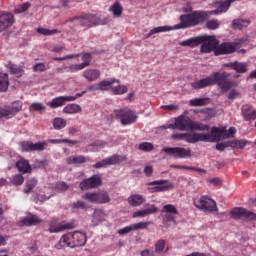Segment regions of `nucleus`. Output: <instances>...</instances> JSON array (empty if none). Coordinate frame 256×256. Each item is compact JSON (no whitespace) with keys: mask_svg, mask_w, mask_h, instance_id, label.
I'll use <instances>...</instances> for the list:
<instances>
[{"mask_svg":"<svg viewBox=\"0 0 256 256\" xmlns=\"http://www.w3.org/2000/svg\"><path fill=\"white\" fill-rule=\"evenodd\" d=\"M209 19V12L203 10H195L189 14H182L180 16V24H176L174 27L170 26H160L156 27L146 35V39H149L152 35H157V33H167L168 31H173V29H189V27H197V25H203L204 21Z\"/></svg>","mask_w":256,"mask_h":256,"instance_id":"1","label":"nucleus"},{"mask_svg":"<svg viewBox=\"0 0 256 256\" xmlns=\"http://www.w3.org/2000/svg\"><path fill=\"white\" fill-rule=\"evenodd\" d=\"M229 77H231V74L227 72H213L206 78L192 82L191 87L199 90L218 85L221 93H227L233 87V81Z\"/></svg>","mask_w":256,"mask_h":256,"instance_id":"2","label":"nucleus"},{"mask_svg":"<svg viewBox=\"0 0 256 256\" xmlns=\"http://www.w3.org/2000/svg\"><path fill=\"white\" fill-rule=\"evenodd\" d=\"M85 243H87V235L85 233L76 231L63 235L55 247L57 249H63L65 247L75 249V247H84Z\"/></svg>","mask_w":256,"mask_h":256,"instance_id":"3","label":"nucleus"},{"mask_svg":"<svg viewBox=\"0 0 256 256\" xmlns=\"http://www.w3.org/2000/svg\"><path fill=\"white\" fill-rule=\"evenodd\" d=\"M176 122L178 131H209L211 129L209 125L195 122L183 114L176 118Z\"/></svg>","mask_w":256,"mask_h":256,"instance_id":"4","label":"nucleus"},{"mask_svg":"<svg viewBox=\"0 0 256 256\" xmlns=\"http://www.w3.org/2000/svg\"><path fill=\"white\" fill-rule=\"evenodd\" d=\"M193 205L205 213H213L217 211V202H215V200L211 199L209 196H201L200 198H195Z\"/></svg>","mask_w":256,"mask_h":256,"instance_id":"5","label":"nucleus"},{"mask_svg":"<svg viewBox=\"0 0 256 256\" xmlns=\"http://www.w3.org/2000/svg\"><path fill=\"white\" fill-rule=\"evenodd\" d=\"M114 115L120 120L122 125H133L137 121V112L130 108H120L114 110Z\"/></svg>","mask_w":256,"mask_h":256,"instance_id":"6","label":"nucleus"},{"mask_svg":"<svg viewBox=\"0 0 256 256\" xmlns=\"http://www.w3.org/2000/svg\"><path fill=\"white\" fill-rule=\"evenodd\" d=\"M74 21H78L81 27L84 29H91V27H96V25H101V18L95 14H83L81 16H76L73 18Z\"/></svg>","mask_w":256,"mask_h":256,"instance_id":"7","label":"nucleus"},{"mask_svg":"<svg viewBox=\"0 0 256 256\" xmlns=\"http://www.w3.org/2000/svg\"><path fill=\"white\" fill-rule=\"evenodd\" d=\"M82 199L89 201V203H95L96 205H105V203L111 201L109 193L105 191L88 192L82 196Z\"/></svg>","mask_w":256,"mask_h":256,"instance_id":"8","label":"nucleus"},{"mask_svg":"<svg viewBox=\"0 0 256 256\" xmlns=\"http://www.w3.org/2000/svg\"><path fill=\"white\" fill-rule=\"evenodd\" d=\"M83 95H85V91L77 93L75 96H58L52 99L51 102H48L47 106L50 107V109H57L59 107H63L67 102L77 101V99H79V97H83Z\"/></svg>","mask_w":256,"mask_h":256,"instance_id":"9","label":"nucleus"},{"mask_svg":"<svg viewBox=\"0 0 256 256\" xmlns=\"http://www.w3.org/2000/svg\"><path fill=\"white\" fill-rule=\"evenodd\" d=\"M201 39V48L200 51L201 53H211L212 51H215L219 45V40L216 39L215 36H203L200 37Z\"/></svg>","mask_w":256,"mask_h":256,"instance_id":"10","label":"nucleus"},{"mask_svg":"<svg viewBox=\"0 0 256 256\" xmlns=\"http://www.w3.org/2000/svg\"><path fill=\"white\" fill-rule=\"evenodd\" d=\"M123 161H127V156H121V155L115 154L108 158H104L102 161L97 162L96 164L93 165V168L103 169L111 165H117L119 163H123Z\"/></svg>","mask_w":256,"mask_h":256,"instance_id":"11","label":"nucleus"},{"mask_svg":"<svg viewBox=\"0 0 256 256\" xmlns=\"http://www.w3.org/2000/svg\"><path fill=\"white\" fill-rule=\"evenodd\" d=\"M162 151L175 159H185L187 157H191V150L181 147H164Z\"/></svg>","mask_w":256,"mask_h":256,"instance_id":"12","label":"nucleus"},{"mask_svg":"<svg viewBox=\"0 0 256 256\" xmlns=\"http://www.w3.org/2000/svg\"><path fill=\"white\" fill-rule=\"evenodd\" d=\"M174 141H186V143H198L199 140L205 139V136L199 133H174L171 135Z\"/></svg>","mask_w":256,"mask_h":256,"instance_id":"13","label":"nucleus"},{"mask_svg":"<svg viewBox=\"0 0 256 256\" xmlns=\"http://www.w3.org/2000/svg\"><path fill=\"white\" fill-rule=\"evenodd\" d=\"M230 215L232 219H245L246 221H256V214L241 207L231 210Z\"/></svg>","mask_w":256,"mask_h":256,"instance_id":"14","label":"nucleus"},{"mask_svg":"<svg viewBox=\"0 0 256 256\" xmlns=\"http://www.w3.org/2000/svg\"><path fill=\"white\" fill-rule=\"evenodd\" d=\"M101 183V174H96L80 182L79 187L81 191H87L88 189H97V187H99Z\"/></svg>","mask_w":256,"mask_h":256,"instance_id":"15","label":"nucleus"},{"mask_svg":"<svg viewBox=\"0 0 256 256\" xmlns=\"http://www.w3.org/2000/svg\"><path fill=\"white\" fill-rule=\"evenodd\" d=\"M224 133H227V128L220 129L218 127H212L210 133H206V134L198 133V135H202L204 137V139L199 141H212L215 143L217 141H221V137L222 135H224Z\"/></svg>","mask_w":256,"mask_h":256,"instance_id":"16","label":"nucleus"},{"mask_svg":"<svg viewBox=\"0 0 256 256\" xmlns=\"http://www.w3.org/2000/svg\"><path fill=\"white\" fill-rule=\"evenodd\" d=\"M148 185H150V186L156 185L153 188V190L156 193H161L163 191H169L170 189H174L175 188L173 183H171V181H169V180H156V181H152V182L148 183Z\"/></svg>","mask_w":256,"mask_h":256,"instance_id":"17","label":"nucleus"},{"mask_svg":"<svg viewBox=\"0 0 256 256\" xmlns=\"http://www.w3.org/2000/svg\"><path fill=\"white\" fill-rule=\"evenodd\" d=\"M113 83H120L119 80H115V78H111L110 80H102L97 84H94L90 87V91H109L113 87Z\"/></svg>","mask_w":256,"mask_h":256,"instance_id":"18","label":"nucleus"},{"mask_svg":"<svg viewBox=\"0 0 256 256\" xmlns=\"http://www.w3.org/2000/svg\"><path fill=\"white\" fill-rule=\"evenodd\" d=\"M42 222L43 219L39 218V216L29 213L19 221V225L20 227H33L35 225H39Z\"/></svg>","mask_w":256,"mask_h":256,"instance_id":"19","label":"nucleus"},{"mask_svg":"<svg viewBox=\"0 0 256 256\" xmlns=\"http://www.w3.org/2000/svg\"><path fill=\"white\" fill-rule=\"evenodd\" d=\"M15 23V17L12 13H0V33L9 29Z\"/></svg>","mask_w":256,"mask_h":256,"instance_id":"20","label":"nucleus"},{"mask_svg":"<svg viewBox=\"0 0 256 256\" xmlns=\"http://www.w3.org/2000/svg\"><path fill=\"white\" fill-rule=\"evenodd\" d=\"M235 51H237V45L224 42L216 48L215 55H229L230 53H235Z\"/></svg>","mask_w":256,"mask_h":256,"instance_id":"21","label":"nucleus"},{"mask_svg":"<svg viewBox=\"0 0 256 256\" xmlns=\"http://www.w3.org/2000/svg\"><path fill=\"white\" fill-rule=\"evenodd\" d=\"M75 227L72 223L60 224L57 221H51L49 224V232L50 233H61V231H65V229H73Z\"/></svg>","mask_w":256,"mask_h":256,"instance_id":"22","label":"nucleus"},{"mask_svg":"<svg viewBox=\"0 0 256 256\" xmlns=\"http://www.w3.org/2000/svg\"><path fill=\"white\" fill-rule=\"evenodd\" d=\"M20 111H21V108L17 106L1 108L0 119H11L12 117H15V115H17V113H19Z\"/></svg>","mask_w":256,"mask_h":256,"instance_id":"23","label":"nucleus"},{"mask_svg":"<svg viewBox=\"0 0 256 256\" xmlns=\"http://www.w3.org/2000/svg\"><path fill=\"white\" fill-rule=\"evenodd\" d=\"M231 3H235V0H225L217 3V9L213 11L215 15H219V13H227L229 11V7H231Z\"/></svg>","mask_w":256,"mask_h":256,"instance_id":"24","label":"nucleus"},{"mask_svg":"<svg viewBox=\"0 0 256 256\" xmlns=\"http://www.w3.org/2000/svg\"><path fill=\"white\" fill-rule=\"evenodd\" d=\"M159 209L155 205H151L149 208H146L144 210H138L133 213L132 217L137 218V217H147L149 215H153V213H157Z\"/></svg>","mask_w":256,"mask_h":256,"instance_id":"25","label":"nucleus"},{"mask_svg":"<svg viewBox=\"0 0 256 256\" xmlns=\"http://www.w3.org/2000/svg\"><path fill=\"white\" fill-rule=\"evenodd\" d=\"M162 212L169 213V215H166V219L168 221H175V217H173V215H179V210H177V208L172 204L164 205Z\"/></svg>","mask_w":256,"mask_h":256,"instance_id":"26","label":"nucleus"},{"mask_svg":"<svg viewBox=\"0 0 256 256\" xmlns=\"http://www.w3.org/2000/svg\"><path fill=\"white\" fill-rule=\"evenodd\" d=\"M83 77L90 82L97 81L101 77V71L98 69H87L83 72Z\"/></svg>","mask_w":256,"mask_h":256,"instance_id":"27","label":"nucleus"},{"mask_svg":"<svg viewBox=\"0 0 256 256\" xmlns=\"http://www.w3.org/2000/svg\"><path fill=\"white\" fill-rule=\"evenodd\" d=\"M242 116L245 121H255L256 110H251V106L245 105L242 107Z\"/></svg>","mask_w":256,"mask_h":256,"instance_id":"28","label":"nucleus"},{"mask_svg":"<svg viewBox=\"0 0 256 256\" xmlns=\"http://www.w3.org/2000/svg\"><path fill=\"white\" fill-rule=\"evenodd\" d=\"M128 203L131 207H141L145 203V198L139 194H133L128 197Z\"/></svg>","mask_w":256,"mask_h":256,"instance_id":"29","label":"nucleus"},{"mask_svg":"<svg viewBox=\"0 0 256 256\" xmlns=\"http://www.w3.org/2000/svg\"><path fill=\"white\" fill-rule=\"evenodd\" d=\"M16 167L18 169V171L20 173H31L32 169H31V164H29V160H25V159H20L17 163H16Z\"/></svg>","mask_w":256,"mask_h":256,"instance_id":"30","label":"nucleus"},{"mask_svg":"<svg viewBox=\"0 0 256 256\" xmlns=\"http://www.w3.org/2000/svg\"><path fill=\"white\" fill-rule=\"evenodd\" d=\"M211 103L210 98H195L189 101L190 107H205V105H209Z\"/></svg>","mask_w":256,"mask_h":256,"instance_id":"31","label":"nucleus"},{"mask_svg":"<svg viewBox=\"0 0 256 256\" xmlns=\"http://www.w3.org/2000/svg\"><path fill=\"white\" fill-rule=\"evenodd\" d=\"M226 67H231L236 73H247V64L245 63L233 62L226 64Z\"/></svg>","mask_w":256,"mask_h":256,"instance_id":"32","label":"nucleus"},{"mask_svg":"<svg viewBox=\"0 0 256 256\" xmlns=\"http://www.w3.org/2000/svg\"><path fill=\"white\" fill-rule=\"evenodd\" d=\"M201 41H202L201 37H193L181 42L180 45L182 47H191L193 49V47H197L198 45H201Z\"/></svg>","mask_w":256,"mask_h":256,"instance_id":"33","label":"nucleus"},{"mask_svg":"<svg viewBox=\"0 0 256 256\" xmlns=\"http://www.w3.org/2000/svg\"><path fill=\"white\" fill-rule=\"evenodd\" d=\"M63 113H66L67 115L81 113V107L78 104H68L63 108Z\"/></svg>","mask_w":256,"mask_h":256,"instance_id":"34","label":"nucleus"},{"mask_svg":"<svg viewBox=\"0 0 256 256\" xmlns=\"http://www.w3.org/2000/svg\"><path fill=\"white\" fill-rule=\"evenodd\" d=\"M9 89V76L7 74H0V92H5Z\"/></svg>","mask_w":256,"mask_h":256,"instance_id":"35","label":"nucleus"},{"mask_svg":"<svg viewBox=\"0 0 256 256\" xmlns=\"http://www.w3.org/2000/svg\"><path fill=\"white\" fill-rule=\"evenodd\" d=\"M53 127L54 129H56L57 131H61V129H65V127H67V120L63 119V118H54L53 120Z\"/></svg>","mask_w":256,"mask_h":256,"instance_id":"36","label":"nucleus"},{"mask_svg":"<svg viewBox=\"0 0 256 256\" xmlns=\"http://www.w3.org/2000/svg\"><path fill=\"white\" fill-rule=\"evenodd\" d=\"M232 27L233 29H245V27H249V21L243 19L233 20Z\"/></svg>","mask_w":256,"mask_h":256,"instance_id":"37","label":"nucleus"},{"mask_svg":"<svg viewBox=\"0 0 256 256\" xmlns=\"http://www.w3.org/2000/svg\"><path fill=\"white\" fill-rule=\"evenodd\" d=\"M66 163L68 165H78L79 163H85V157L84 156H70L66 159Z\"/></svg>","mask_w":256,"mask_h":256,"instance_id":"38","label":"nucleus"},{"mask_svg":"<svg viewBox=\"0 0 256 256\" xmlns=\"http://www.w3.org/2000/svg\"><path fill=\"white\" fill-rule=\"evenodd\" d=\"M82 56L83 63L80 64L82 69H85L86 67H89L91 65V53H82L79 54V57Z\"/></svg>","mask_w":256,"mask_h":256,"instance_id":"39","label":"nucleus"},{"mask_svg":"<svg viewBox=\"0 0 256 256\" xmlns=\"http://www.w3.org/2000/svg\"><path fill=\"white\" fill-rule=\"evenodd\" d=\"M25 189H24V193H26L27 195L29 193H31V191H33V189H35V187H37V179L35 178H31L26 182L25 185Z\"/></svg>","mask_w":256,"mask_h":256,"instance_id":"40","label":"nucleus"},{"mask_svg":"<svg viewBox=\"0 0 256 256\" xmlns=\"http://www.w3.org/2000/svg\"><path fill=\"white\" fill-rule=\"evenodd\" d=\"M114 17H121L123 15V7L119 2H116L113 6L110 7Z\"/></svg>","mask_w":256,"mask_h":256,"instance_id":"41","label":"nucleus"},{"mask_svg":"<svg viewBox=\"0 0 256 256\" xmlns=\"http://www.w3.org/2000/svg\"><path fill=\"white\" fill-rule=\"evenodd\" d=\"M111 91L113 93V95H123L125 93H127L128 89L127 86L125 85H118L116 87H111Z\"/></svg>","mask_w":256,"mask_h":256,"instance_id":"42","label":"nucleus"},{"mask_svg":"<svg viewBox=\"0 0 256 256\" xmlns=\"http://www.w3.org/2000/svg\"><path fill=\"white\" fill-rule=\"evenodd\" d=\"M20 147L24 153L33 152V142L22 141V142H20Z\"/></svg>","mask_w":256,"mask_h":256,"instance_id":"43","label":"nucleus"},{"mask_svg":"<svg viewBox=\"0 0 256 256\" xmlns=\"http://www.w3.org/2000/svg\"><path fill=\"white\" fill-rule=\"evenodd\" d=\"M149 225H153V221H146V222H138L132 225L134 231H139L141 229H147Z\"/></svg>","mask_w":256,"mask_h":256,"instance_id":"44","label":"nucleus"},{"mask_svg":"<svg viewBox=\"0 0 256 256\" xmlns=\"http://www.w3.org/2000/svg\"><path fill=\"white\" fill-rule=\"evenodd\" d=\"M245 145H247L245 140L230 141V147H233V149H245Z\"/></svg>","mask_w":256,"mask_h":256,"instance_id":"45","label":"nucleus"},{"mask_svg":"<svg viewBox=\"0 0 256 256\" xmlns=\"http://www.w3.org/2000/svg\"><path fill=\"white\" fill-rule=\"evenodd\" d=\"M37 33H40V35H56V33H59V30L57 29H53V30H49L43 27L37 28Z\"/></svg>","mask_w":256,"mask_h":256,"instance_id":"46","label":"nucleus"},{"mask_svg":"<svg viewBox=\"0 0 256 256\" xmlns=\"http://www.w3.org/2000/svg\"><path fill=\"white\" fill-rule=\"evenodd\" d=\"M67 73H77V71H83L81 64H71L70 66L64 67Z\"/></svg>","mask_w":256,"mask_h":256,"instance_id":"47","label":"nucleus"},{"mask_svg":"<svg viewBox=\"0 0 256 256\" xmlns=\"http://www.w3.org/2000/svg\"><path fill=\"white\" fill-rule=\"evenodd\" d=\"M29 7H31V4L29 2L18 5L15 7L14 13H16V14L25 13V11H27V9H29Z\"/></svg>","mask_w":256,"mask_h":256,"instance_id":"48","label":"nucleus"},{"mask_svg":"<svg viewBox=\"0 0 256 256\" xmlns=\"http://www.w3.org/2000/svg\"><path fill=\"white\" fill-rule=\"evenodd\" d=\"M12 185H16V186H19L21 185L22 183H25V178L23 177V175L21 174H16L12 177Z\"/></svg>","mask_w":256,"mask_h":256,"instance_id":"49","label":"nucleus"},{"mask_svg":"<svg viewBox=\"0 0 256 256\" xmlns=\"http://www.w3.org/2000/svg\"><path fill=\"white\" fill-rule=\"evenodd\" d=\"M165 240L160 239L156 242L155 244V253H162L163 251H165Z\"/></svg>","mask_w":256,"mask_h":256,"instance_id":"50","label":"nucleus"},{"mask_svg":"<svg viewBox=\"0 0 256 256\" xmlns=\"http://www.w3.org/2000/svg\"><path fill=\"white\" fill-rule=\"evenodd\" d=\"M10 73L12 75H17L18 77H21V75H23V70L21 67L15 65V64H11L10 65Z\"/></svg>","mask_w":256,"mask_h":256,"instance_id":"51","label":"nucleus"},{"mask_svg":"<svg viewBox=\"0 0 256 256\" xmlns=\"http://www.w3.org/2000/svg\"><path fill=\"white\" fill-rule=\"evenodd\" d=\"M219 25H221V23L217 19L209 20L206 23V27L211 30L219 29Z\"/></svg>","mask_w":256,"mask_h":256,"instance_id":"52","label":"nucleus"},{"mask_svg":"<svg viewBox=\"0 0 256 256\" xmlns=\"http://www.w3.org/2000/svg\"><path fill=\"white\" fill-rule=\"evenodd\" d=\"M72 209H82L83 211H87L89 207L84 201L78 200L72 204Z\"/></svg>","mask_w":256,"mask_h":256,"instance_id":"53","label":"nucleus"},{"mask_svg":"<svg viewBox=\"0 0 256 256\" xmlns=\"http://www.w3.org/2000/svg\"><path fill=\"white\" fill-rule=\"evenodd\" d=\"M47 69H49V67L45 66L44 63H37L33 66V71L35 73H43V71H47Z\"/></svg>","mask_w":256,"mask_h":256,"instance_id":"54","label":"nucleus"},{"mask_svg":"<svg viewBox=\"0 0 256 256\" xmlns=\"http://www.w3.org/2000/svg\"><path fill=\"white\" fill-rule=\"evenodd\" d=\"M81 54H70L66 55L64 57H55L53 58V61H67V59H77Z\"/></svg>","mask_w":256,"mask_h":256,"instance_id":"55","label":"nucleus"},{"mask_svg":"<svg viewBox=\"0 0 256 256\" xmlns=\"http://www.w3.org/2000/svg\"><path fill=\"white\" fill-rule=\"evenodd\" d=\"M140 151H153V144L149 142H142L139 145Z\"/></svg>","mask_w":256,"mask_h":256,"instance_id":"56","label":"nucleus"},{"mask_svg":"<svg viewBox=\"0 0 256 256\" xmlns=\"http://www.w3.org/2000/svg\"><path fill=\"white\" fill-rule=\"evenodd\" d=\"M33 151H45V143L43 142L32 143V152Z\"/></svg>","mask_w":256,"mask_h":256,"instance_id":"57","label":"nucleus"},{"mask_svg":"<svg viewBox=\"0 0 256 256\" xmlns=\"http://www.w3.org/2000/svg\"><path fill=\"white\" fill-rule=\"evenodd\" d=\"M227 147H231V141L228 142H221L216 144L217 151H225Z\"/></svg>","mask_w":256,"mask_h":256,"instance_id":"58","label":"nucleus"},{"mask_svg":"<svg viewBox=\"0 0 256 256\" xmlns=\"http://www.w3.org/2000/svg\"><path fill=\"white\" fill-rule=\"evenodd\" d=\"M50 143H72V145H77V140H69V139H52Z\"/></svg>","mask_w":256,"mask_h":256,"instance_id":"59","label":"nucleus"},{"mask_svg":"<svg viewBox=\"0 0 256 256\" xmlns=\"http://www.w3.org/2000/svg\"><path fill=\"white\" fill-rule=\"evenodd\" d=\"M30 109L33 111H45V105L41 103H32Z\"/></svg>","mask_w":256,"mask_h":256,"instance_id":"60","label":"nucleus"},{"mask_svg":"<svg viewBox=\"0 0 256 256\" xmlns=\"http://www.w3.org/2000/svg\"><path fill=\"white\" fill-rule=\"evenodd\" d=\"M131 231H134L133 230V225H130V226H126L120 230H118V233L120 235H127V233H131Z\"/></svg>","mask_w":256,"mask_h":256,"instance_id":"61","label":"nucleus"},{"mask_svg":"<svg viewBox=\"0 0 256 256\" xmlns=\"http://www.w3.org/2000/svg\"><path fill=\"white\" fill-rule=\"evenodd\" d=\"M56 189L58 191H67V189H69V185H67L65 182H58L56 184Z\"/></svg>","mask_w":256,"mask_h":256,"instance_id":"62","label":"nucleus"},{"mask_svg":"<svg viewBox=\"0 0 256 256\" xmlns=\"http://www.w3.org/2000/svg\"><path fill=\"white\" fill-rule=\"evenodd\" d=\"M235 133H237V130L235 129V127H230L228 129V132H224L225 137L228 139V137H233V135H235Z\"/></svg>","mask_w":256,"mask_h":256,"instance_id":"63","label":"nucleus"},{"mask_svg":"<svg viewBox=\"0 0 256 256\" xmlns=\"http://www.w3.org/2000/svg\"><path fill=\"white\" fill-rule=\"evenodd\" d=\"M162 129H177V118L175 119V123L166 124L161 126Z\"/></svg>","mask_w":256,"mask_h":256,"instance_id":"64","label":"nucleus"}]
</instances>
